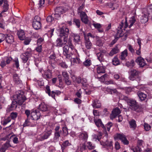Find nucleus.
Listing matches in <instances>:
<instances>
[{"label":"nucleus","instance_id":"cd10ccee","mask_svg":"<svg viewBox=\"0 0 152 152\" xmlns=\"http://www.w3.org/2000/svg\"><path fill=\"white\" fill-rule=\"evenodd\" d=\"M85 39V44L86 48L88 49H91L92 46V44L89 39Z\"/></svg>","mask_w":152,"mask_h":152},{"label":"nucleus","instance_id":"6ab92c4d","mask_svg":"<svg viewBox=\"0 0 152 152\" xmlns=\"http://www.w3.org/2000/svg\"><path fill=\"white\" fill-rule=\"evenodd\" d=\"M136 62L141 67H143L146 65V63L145 62L144 60L141 57H138L136 59Z\"/></svg>","mask_w":152,"mask_h":152},{"label":"nucleus","instance_id":"4d7b16f0","mask_svg":"<svg viewBox=\"0 0 152 152\" xmlns=\"http://www.w3.org/2000/svg\"><path fill=\"white\" fill-rule=\"evenodd\" d=\"M40 21L41 19L38 16H36L34 18L33 23L36 22H40Z\"/></svg>","mask_w":152,"mask_h":152},{"label":"nucleus","instance_id":"a19ab883","mask_svg":"<svg viewBox=\"0 0 152 152\" xmlns=\"http://www.w3.org/2000/svg\"><path fill=\"white\" fill-rule=\"evenodd\" d=\"M135 21L136 20L134 17L132 16L130 18L129 21L130 24L129 26V28H130L133 25Z\"/></svg>","mask_w":152,"mask_h":152},{"label":"nucleus","instance_id":"69168bd1","mask_svg":"<svg viewBox=\"0 0 152 152\" xmlns=\"http://www.w3.org/2000/svg\"><path fill=\"white\" fill-rule=\"evenodd\" d=\"M93 26L95 28L98 29H99L102 27V25L98 23H94L93 24Z\"/></svg>","mask_w":152,"mask_h":152},{"label":"nucleus","instance_id":"dca6fc26","mask_svg":"<svg viewBox=\"0 0 152 152\" xmlns=\"http://www.w3.org/2000/svg\"><path fill=\"white\" fill-rule=\"evenodd\" d=\"M39 109L43 112L48 111L49 110V107L44 103H42L39 106Z\"/></svg>","mask_w":152,"mask_h":152},{"label":"nucleus","instance_id":"5701e85b","mask_svg":"<svg viewBox=\"0 0 152 152\" xmlns=\"http://www.w3.org/2000/svg\"><path fill=\"white\" fill-rule=\"evenodd\" d=\"M148 15L145 13L143 15H142L140 19V21L141 23H146L148 20Z\"/></svg>","mask_w":152,"mask_h":152},{"label":"nucleus","instance_id":"aec40b11","mask_svg":"<svg viewBox=\"0 0 152 152\" xmlns=\"http://www.w3.org/2000/svg\"><path fill=\"white\" fill-rule=\"evenodd\" d=\"M92 105L94 108H98L101 107V104L99 100L96 99L93 101Z\"/></svg>","mask_w":152,"mask_h":152},{"label":"nucleus","instance_id":"7c9ffc66","mask_svg":"<svg viewBox=\"0 0 152 152\" xmlns=\"http://www.w3.org/2000/svg\"><path fill=\"white\" fill-rule=\"evenodd\" d=\"M4 3L3 6V10L2 13H3L7 11L9 9V5L7 0H4Z\"/></svg>","mask_w":152,"mask_h":152},{"label":"nucleus","instance_id":"37998d69","mask_svg":"<svg viewBox=\"0 0 152 152\" xmlns=\"http://www.w3.org/2000/svg\"><path fill=\"white\" fill-rule=\"evenodd\" d=\"M74 24L79 28L80 26V20L79 19L75 18L73 19V20Z\"/></svg>","mask_w":152,"mask_h":152},{"label":"nucleus","instance_id":"09e8293b","mask_svg":"<svg viewBox=\"0 0 152 152\" xmlns=\"http://www.w3.org/2000/svg\"><path fill=\"white\" fill-rule=\"evenodd\" d=\"M9 37L12 38L13 37V36L11 34H6L5 35L0 33V38H8Z\"/></svg>","mask_w":152,"mask_h":152},{"label":"nucleus","instance_id":"f257e3e1","mask_svg":"<svg viewBox=\"0 0 152 152\" xmlns=\"http://www.w3.org/2000/svg\"><path fill=\"white\" fill-rule=\"evenodd\" d=\"M26 100V98L24 96L21 94H17L16 100L12 102L11 104L9 106V109L11 110L15 109L17 107L18 104L21 105Z\"/></svg>","mask_w":152,"mask_h":152},{"label":"nucleus","instance_id":"de8ad7c7","mask_svg":"<svg viewBox=\"0 0 152 152\" xmlns=\"http://www.w3.org/2000/svg\"><path fill=\"white\" fill-rule=\"evenodd\" d=\"M73 56H72L71 57H70L71 59H72V61L74 63H76L77 64H79L80 62V59L76 57V58H74L73 57Z\"/></svg>","mask_w":152,"mask_h":152},{"label":"nucleus","instance_id":"f8f14e48","mask_svg":"<svg viewBox=\"0 0 152 152\" xmlns=\"http://www.w3.org/2000/svg\"><path fill=\"white\" fill-rule=\"evenodd\" d=\"M79 13L80 14V17L82 22L86 24L88 23V20L86 13L83 11H79L78 12V14Z\"/></svg>","mask_w":152,"mask_h":152},{"label":"nucleus","instance_id":"e2e57ef3","mask_svg":"<svg viewBox=\"0 0 152 152\" xmlns=\"http://www.w3.org/2000/svg\"><path fill=\"white\" fill-rule=\"evenodd\" d=\"M65 82L66 84L67 85H70L72 83V82L71 80L69 79L68 78H66L65 79H64Z\"/></svg>","mask_w":152,"mask_h":152},{"label":"nucleus","instance_id":"a878e982","mask_svg":"<svg viewBox=\"0 0 152 152\" xmlns=\"http://www.w3.org/2000/svg\"><path fill=\"white\" fill-rule=\"evenodd\" d=\"M54 28H52L48 32L44 35V37H48L50 38L52 37H53V32L54 31Z\"/></svg>","mask_w":152,"mask_h":152},{"label":"nucleus","instance_id":"5fc2aeb1","mask_svg":"<svg viewBox=\"0 0 152 152\" xmlns=\"http://www.w3.org/2000/svg\"><path fill=\"white\" fill-rule=\"evenodd\" d=\"M144 126L145 129L146 131L149 130L151 129V126L148 123H145Z\"/></svg>","mask_w":152,"mask_h":152},{"label":"nucleus","instance_id":"6e6d98bb","mask_svg":"<svg viewBox=\"0 0 152 152\" xmlns=\"http://www.w3.org/2000/svg\"><path fill=\"white\" fill-rule=\"evenodd\" d=\"M103 43L100 39H98L96 42V45L99 46H102L103 45Z\"/></svg>","mask_w":152,"mask_h":152},{"label":"nucleus","instance_id":"c85d7f7f","mask_svg":"<svg viewBox=\"0 0 152 152\" xmlns=\"http://www.w3.org/2000/svg\"><path fill=\"white\" fill-rule=\"evenodd\" d=\"M17 35L19 38H24L26 37L24 31L23 30H20L18 31Z\"/></svg>","mask_w":152,"mask_h":152},{"label":"nucleus","instance_id":"6e6552de","mask_svg":"<svg viewBox=\"0 0 152 152\" xmlns=\"http://www.w3.org/2000/svg\"><path fill=\"white\" fill-rule=\"evenodd\" d=\"M69 33V29L65 27H62L60 29L59 36L63 38H66L68 37Z\"/></svg>","mask_w":152,"mask_h":152},{"label":"nucleus","instance_id":"49530a36","mask_svg":"<svg viewBox=\"0 0 152 152\" xmlns=\"http://www.w3.org/2000/svg\"><path fill=\"white\" fill-rule=\"evenodd\" d=\"M18 116V113L16 112H12L9 117L11 118V119H15Z\"/></svg>","mask_w":152,"mask_h":152},{"label":"nucleus","instance_id":"412c9836","mask_svg":"<svg viewBox=\"0 0 152 152\" xmlns=\"http://www.w3.org/2000/svg\"><path fill=\"white\" fill-rule=\"evenodd\" d=\"M144 12L147 14L148 17L152 15V4L149 5L146 9H145Z\"/></svg>","mask_w":152,"mask_h":152},{"label":"nucleus","instance_id":"20e7f679","mask_svg":"<svg viewBox=\"0 0 152 152\" xmlns=\"http://www.w3.org/2000/svg\"><path fill=\"white\" fill-rule=\"evenodd\" d=\"M52 130L51 129H46L42 134L38 135L37 139L40 141H42L48 138L52 134Z\"/></svg>","mask_w":152,"mask_h":152},{"label":"nucleus","instance_id":"ea45409f","mask_svg":"<svg viewBox=\"0 0 152 152\" xmlns=\"http://www.w3.org/2000/svg\"><path fill=\"white\" fill-rule=\"evenodd\" d=\"M11 121V118L10 117H7L5 118L4 120L3 121L2 124L3 125H5L8 123H9Z\"/></svg>","mask_w":152,"mask_h":152},{"label":"nucleus","instance_id":"bb28decb","mask_svg":"<svg viewBox=\"0 0 152 152\" xmlns=\"http://www.w3.org/2000/svg\"><path fill=\"white\" fill-rule=\"evenodd\" d=\"M43 77L46 79H49L51 77V73L49 69L47 70L45 72L43 76Z\"/></svg>","mask_w":152,"mask_h":152},{"label":"nucleus","instance_id":"39448f33","mask_svg":"<svg viewBox=\"0 0 152 152\" xmlns=\"http://www.w3.org/2000/svg\"><path fill=\"white\" fill-rule=\"evenodd\" d=\"M140 72L138 70L134 69H130L129 72V79L132 81H134L138 78Z\"/></svg>","mask_w":152,"mask_h":152},{"label":"nucleus","instance_id":"3c124183","mask_svg":"<svg viewBox=\"0 0 152 152\" xmlns=\"http://www.w3.org/2000/svg\"><path fill=\"white\" fill-rule=\"evenodd\" d=\"M21 40H24L23 43L25 45L29 44L31 41V39H20Z\"/></svg>","mask_w":152,"mask_h":152},{"label":"nucleus","instance_id":"72a5a7b5","mask_svg":"<svg viewBox=\"0 0 152 152\" xmlns=\"http://www.w3.org/2000/svg\"><path fill=\"white\" fill-rule=\"evenodd\" d=\"M33 26L35 29H39L41 27V23L40 22H36L33 23Z\"/></svg>","mask_w":152,"mask_h":152},{"label":"nucleus","instance_id":"603ef678","mask_svg":"<svg viewBox=\"0 0 152 152\" xmlns=\"http://www.w3.org/2000/svg\"><path fill=\"white\" fill-rule=\"evenodd\" d=\"M91 64V61L89 59H87L83 62L84 65L86 66H89Z\"/></svg>","mask_w":152,"mask_h":152},{"label":"nucleus","instance_id":"052dcab7","mask_svg":"<svg viewBox=\"0 0 152 152\" xmlns=\"http://www.w3.org/2000/svg\"><path fill=\"white\" fill-rule=\"evenodd\" d=\"M53 16L54 19H58L60 17V15L58 13H57L56 12H55V14H52Z\"/></svg>","mask_w":152,"mask_h":152},{"label":"nucleus","instance_id":"13d9d810","mask_svg":"<svg viewBox=\"0 0 152 152\" xmlns=\"http://www.w3.org/2000/svg\"><path fill=\"white\" fill-rule=\"evenodd\" d=\"M68 129L66 126L63 127H62V131L66 135H68Z\"/></svg>","mask_w":152,"mask_h":152},{"label":"nucleus","instance_id":"1a4fd4ad","mask_svg":"<svg viewBox=\"0 0 152 152\" xmlns=\"http://www.w3.org/2000/svg\"><path fill=\"white\" fill-rule=\"evenodd\" d=\"M29 49H27V51L24 53H22L20 55V57L23 62L25 63L27 62L28 60V58L31 54V52L28 51Z\"/></svg>","mask_w":152,"mask_h":152},{"label":"nucleus","instance_id":"f3484780","mask_svg":"<svg viewBox=\"0 0 152 152\" xmlns=\"http://www.w3.org/2000/svg\"><path fill=\"white\" fill-rule=\"evenodd\" d=\"M121 113L120 110L118 108H116L114 110L112 111L111 114L110 116V118L111 119H113L116 117V116L119 115Z\"/></svg>","mask_w":152,"mask_h":152},{"label":"nucleus","instance_id":"393cba45","mask_svg":"<svg viewBox=\"0 0 152 152\" xmlns=\"http://www.w3.org/2000/svg\"><path fill=\"white\" fill-rule=\"evenodd\" d=\"M13 80L15 83L19 84L21 82V80L19 78L18 75L17 74H15L13 76Z\"/></svg>","mask_w":152,"mask_h":152},{"label":"nucleus","instance_id":"f704fd0d","mask_svg":"<svg viewBox=\"0 0 152 152\" xmlns=\"http://www.w3.org/2000/svg\"><path fill=\"white\" fill-rule=\"evenodd\" d=\"M119 52V49L117 46L113 48L112 50L110 52L109 55L110 56H112L114 54L118 53Z\"/></svg>","mask_w":152,"mask_h":152},{"label":"nucleus","instance_id":"c756f323","mask_svg":"<svg viewBox=\"0 0 152 152\" xmlns=\"http://www.w3.org/2000/svg\"><path fill=\"white\" fill-rule=\"evenodd\" d=\"M129 123L131 128L133 130L136 129L137 127V124L136 121L135 120L132 119L129 122Z\"/></svg>","mask_w":152,"mask_h":152},{"label":"nucleus","instance_id":"a18cd8bd","mask_svg":"<svg viewBox=\"0 0 152 152\" xmlns=\"http://www.w3.org/2000/svg\"><path fill=\"white\" fill-rule=\"evenodd\" d=\"M112 63L113 65H117L119 64V61L116 57H115L112 60Z\"/></svg>","mask_w":152,"mask_h":152},{"label":"nucleus","instance_id":"a211bd4d","mask_svg":"<svg viewBox=\"0 0 152 152\" xmlns=\"http://www.w3.org/2000/svg\"><path fill=\"white\" fill-rule=\"evenodd\" d=\"M105 52V50H102L100 52L97 53L96 54L98 59L101 62L104 61V55Z\"/></svg>","mask_w":152,"mask_h":152},{"label":"nucleus","instance_id":"4be33fe9","mask_svg":"<svg viewBox=\"0 0 152 152\" xmlns=\"http://www.w3.org/2000/svg\"><path fill=\"white\" fill-rule=\"evenodd\" d=\"M137 94L141 101H145L146 99L147 95L142 92L138 91L137 92Z\"/></svg>","mask_w":152,"mask_h":152},{"label":"nucleus","instance_id":"b1692460","mask_svg":"<svg viewBox=\"0 0 152 152\" xmlns=\"http://www.w3.org/2000/svg\"><path fill=\"white\" fill-rule=\"evenodd\" d=\"M56 56L54 53H53V54L51 55L49 57V63L50 64H55L56 62Z\"/></svg>","mask_w":152,"mask_h":152},{"label":"nucleus","instance_id":"f03ea898","mask_svg":"<svg viewBox=\"0 0 152 152\" xmlns=\"http://www.w3.org/2000/svg\"><path fill=\"white\" fill-rule=\"evenodd\" d=\"M128 26L127 18L125 17V19L122 20L121 23L117 28V36H118L116 38L119 37H122L124 35V33L123 31V29L125 30V28Z\"/></svg>","mask_w":152,"mask_h":152},{"label":"nucleus","instance_id":"bf43d9fd","mask_svg":"<svg viewBox=\"0 0 152 152\" xmlns=\"http://www.w3.org/2000/svg\"><path fill=\"white\" fill-rule=\"evenodd\" d=\"M46 92L48 94V95L51 96V91L50 88L49 86H47L46 87Z\"/></svg>","mask_w":152,"mask_h":152},{"label":"nucleus","instance_id":"2eb2a0df","mask_svg":"<svg viewBox=\"0 0 152 152\" xmlns=\"http://www.w3.org/2000/svg\"><path fill=\"white\" fill-rule=\"evenodd\" d=\"M67 39H57L56 40V46L61 47L67 42Z\"/></svg>","mask_w":152,"mask_h":152},{"label":"nucleus","instance_id":"338daca9","mask_svg":"<svg viewBox=\"0 0 152 152\" xmlns=\"http://www.w3.org/2000/svg\"><path fill=\"white\" fill-rule=\"evenodd\" d=\"M113 124L111 122H108L106 126L107 129V130L109 131L110 127L112 126Z\"/></svg>","mask_w":152,"mask_h":152},{"label":"nucleus","instance_id":"9b49d317","mask_svg":"<svg viewBox=\"0 0 152 152\" xmlns=\"http://www.w3.org/2000/svg\"><path fill=\"white\" fill-rule=\"evenodd\" d=\"M94 121L95 124L98 127H101L103 129L104 132L105 134H107V132L106 131V127L104 126V125L103 124L101 120L100 119H96L94 118Z\"/></svg>","mask_w":152,"mask_h":152},{"label":"nucleus","instance_id":"473e14b6","mask_svg":"<svg viewBox=\"0 0 152 152\" xmlns=\"http://www.w3.org/2000/svg\"><path fill=\"white\" fill-rule=\"evenodd\" d=\"M97 71L99 74L104 73L105 72L104 67L102 66H98L97 68Z\"/></svg>","mask_w":152,"mask_h":152},{"label":"nucleus","instance_id":"9d476101","mask_svg":"<svg viewBox=\"0 0 152 152\" xmlns=\"http://www.w3.org/2000/svg\"><path fill=\"white\" fill-rule=\"evenodd\" d=\"M31 116L32 120H37L40 118L41 113L38 110H35L31 112Z\"/></svg>","mask_w":152,"mask_h":152},{"label":"nucleus","instance_id":"e433bc0d","mask_svg":"<svg viewBox=\"0 0 152 152\" xmlns=\"http://www.w3.org/2000/svg\"><path fill=\"white\" fill-rule=\"evenodd\" d=\"M128 53L127 50H125L121 53L120 58L122 60H124L125 58L127 56Z\"/></svg>","mask_w":152,"mask_h":152},{"label":"nucleus","instance_id":"423d86ee","mask_svg":"<svg viewBox=\"0 0 152 152\" xmlns=\"http://www.w3.org/2000/svg\"><path fill=\"white\" fill-rule=\"evenodd\" d=\"M115 138L120 140L124 145H127L129 143V142L126 136L123 134L118 133L116 135Z\"/></svg>","mask_w":152,"mask_h":152},{"label":"nucleus","instance_id":"ddd939ff","mask_svg":"<svg viewBox=\"0 0 152 152\" xmlns=\"http://www.w3.org/2000/svg\"><path fill=\"white\" fill-rule=\"evenodd\" d=\"M78 137L80 140H82L85 143L87 140L88 135L86 132L83 131L80 133Z\"/></svg>","mask_w":152,"mask_h":152},{"label":"nucleus","instance_id":"2f4dec72","mask_svg":"<svg viewBox=\"0 0 152 152\" xmlns=\"http://www.w3.org/2000/svg\"><path fill=\"white\" fill-rule=\"evenodd\" d=\"M71 144L69 142L68 140H66L64 141L63 144L61 145V148L63 152V150L65 148L68 146L71 145Z\"/></svg>","mask_w":152,"mask_h":152},{"label":"nucleus","instance_id":"774afa93","mask_svg":"<svg viewBox=\"0 0 152 152\" xmlns=\"http://www.w3.org/2000/svg\"><path fill=\"white\" fill-rule=\"evenodd\" d=\"M59 65L63 68H67L68 67L67 65L64 62L60 63L59 64Z\"/></svg>","mask_w":152,"mask_h":152},{"label":"nucleus","instance_id":"4468645a","mask_svg":"<svg viewBox=\"0 0 152 152\" xmlns=\"http://www.w3.org/2000/svg\"><path fill=\"white\" fill-rule=\"evenodd\" d=\"M12 147L9 141H7L6 142L3 144L0 148V152H5L10 147Z\"/></svg>","mask_w":152,"mask_h":152},{"label":"nucleus","instance_id":"8fccbe9b","mask_svg":"<svg viewBox=\"0 0 152 152\" xmlns=\"http://www.w3.org/2000/svg\"><path fill=\"white\" fill-rule=\"evenodd\" d=\"M12 136V135H11V134H9L6 136H5L3 138H0V140H4L5 141L7 140V141H9L8 140Z\"/></svg>","mask_w":152,"mask_h":152},{"label":"nucleus","instance_id":"7ed1b4c3","mask_svg":"<svg viewBox=\"0 0 152 152\" xmlns=\"http://www.w3.org/2000/svg\"><path fill=\"white\" fill-rule=\"evenodd\" d=\"M127 104L132 107L133 110L138 112H141L142 110L141 106L139 105L136 100L134 99L131 98L128 101Z\"/></svg>","mask_w":152,"mask_h":152},{"label":"nucleus","instance_id":"4c0bfd02","mask_svg":"<svg viewBox=\"0 0 152 152\" xmlns=\"http://www.w3.org/2000/svg\"><path fill=\"white\" fill-rule=\"evenodd\" d=\"M61 132V131L60 132H55L54 133V136L53 138L54 140L58 141L59 140V138L60 136V133Z\"/></svg>","mask_w":152,"mask_h":152},{"label":"nucleus","instance_id":"680f3d73","mask_svg":"<svg viewBox=\"0 0 152 152\" xmlns=\"http://www.w3.org/2000/svg\"><path fill=\"white\" fill-rule=\"evenodd\" d=\"M42 49V45L41 44L39 45H38V46L36 47V48L35 49V50L37 51V52H41Z\"/></svg>","mask_w":152,"mask_h":152},{"label":"nucleus","instance_id":"c9c22d12","mask_svg":"<svg viewBox=\"0 0 152 152\" xmlns=\"http://www.w3.org/2000/svg\"><path fill=\"white\" fill-rule=\"evenodd\" d=\"M55 12H56L57 13H58L60 14L63 13L64 12V10L63 8L62 7H57L55 10Z\"/></svg>","mask_w":152,"mask_h":152},{"label":"nucleus","instance_id":"79ce46f5","mask_svg":"<svg viewBox=\"0 0 152 152\" xmlns=\"http://www.w3.org/2000/svg\"><path fill=\"white\" fill-rule=\"evenodd\" d=\"M61 92L59 91L56 90L55 91H52L51 92V96L55 99V94L58 95L61 94Z\"/></svg>","mask_w":152,"mask_h":152},{"label":"nucleus","instance_id":"c03bdc74","mask_svg":"<svg viewBox=\"0 0 152 152\" xmlns=\"http://www.w3.org/2000/svg\"><path fill=\"white\" fill-rule=\"evenodd\" d=\"M131 149L134 152H140L141 151V148L138 146L133 147L131 148Z\"/></svg>","mask_w":152,"mask_h":152},{"label":"nucleus","instance_id":"864d4df0","mask_svg":"<svg viewBox=\"0 0 152 152\" xmlns=\"http://www.w3.org/2000/svg\"><path fill=\"white\" fill-rule=\"evenodd\" d=\"M87 147L89 149H92L94 148L95 146L92 145L90 142H88L87 143Z\"/></svg>","mask_w":152,"mask_h":152},{"label":"nucleus","instance_id":"58836bf2","mask_svg":"<svg viewBox=\"0 0 152 152\" xmlns=\"http://www.w3.org/2000/svg\"><path fill=\"white\" fill-rule=\"evenodd\" d=\"M46 20L48 23H53L54 21V19L52 15L48 16L46 19Z\"/></svg>","mask_w":152,"mask_h":152},{"label":"nucleus","instance_id":"0eeeda50","mask_svg":"<svg viewBox=\"0 0 152 152\" xmlns=\"http://www.w3.org/2000/svg\"><path fill=\"white\" fill-rule=\"evenodd\" d=\"M63 54L66 56V58H70L72 56H73V53L70 51L69 46L66 45L63 47Z\"/></svg>","mask_w":152,"mask_h":152},{"label":"nucleus","instance_id":"0e129e2a","mask_svg":"<svg viewBox=\"0 0 152 152\" xmlns=\"http://www.w3.org/2000/svg\"><path fill=\"white\" fill-rule=\"evenodd\" d=\"M28 119V118H27V119L26 120L23 125L24 127L30 125V122Z\"/></svg>","mask_w":152,"mask_h":152}]
</instances>
